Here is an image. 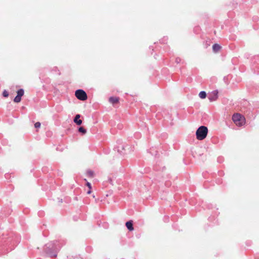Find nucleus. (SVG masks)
<instances>
[{
    "label": "nucleus",
    "mask_w": 259,
    "mask_h": 259,
    "mask_svg": "<svg viewBox=\"0 0 259 259\" xmlns=\"http://www.w3.org/2000/svg\"><path fill=\"white\" fill-rule=\"evenodd\" d=\"M199 97L201 99H205L206 97V93L204 91H201L199 94Z\"/></svg>",
    "instance_id": "obj_10"
},
{
    "label": "nucleus",
    "mask_w": 259,
    "mask_h": 259,
    "mask_svg": "<svg viewBox=\"0 0 259 259\" xmlns=\"http://www.w3.org/2000/svg\"><path fill=\"white\" fill-rule=\"evenodd\" d=\"M221 49V47L219 45L215 44L212 46L213 51L215 52L219 51Z\"/></svg>",
    "instance_id": "obj_9"
},
{
    "label": "nucleus",
    "mask_w": 259,
    "mask_h": 259,
    "mask_svg": "<svg viewBox=\"0 0 259 259\" xmlns=\"http://www.w3.org/2000/svg\"><path fill=\"white\" fill-rule=\"evenodd\" d=\"M75 95L78 99L81 101L86 100L88 98L86 93L81 89L76 90L75 93Z\"/></svg>",
    "instance_id": "obj_3"
},
{
    "label": "nucleus",
    "mask_w": 259,
    "mask_h": 259,
    "mask_svg": "<svg viewBox=\"0 0 259 259\" xmlns=\"http://www.w3.org/2000/svg\"><path fill=\"white\" fill-rule=\"evenodd\" d=\"M91 193V189H89V190L87 192V193L88 194H90Z\"/></svg>",
    "instance_id": "obj_16"
},
{
    "label": "nucleus",
    "mask_w": 259,
    "mask_h": 259,
    "mask_svg": "<svg viewBox=\"0 0 259 259\" xmlns=\"http://www.w3.org/2000/svg\"><path fill=\"white\" fill-rule=\"evenodd\" d=\"M232 120L236 125L241 126L245 123V118L240 114L236 113L232 116Z\"/></svg>",
    "instance_id": "obj_2"
},
{
    "label": "nucleus",
    "mask_w": 259,
    "mask_h": 259,
    "mask_svg": "<svg viewBox=\"0 0 259 259\" xmlns=\"http://www.w3.org/2000/svg\"><path fill=\"white\" fill-rule=\"evenodd\" d=\"M80 117V115L79 114L76 115L73 121L74 122L76 123L77 125H80L82 123V120L81 119H79V118Z\"/></svg>",
    "instance_id": "obj_6"
},
{
    "label": "nucleus",
    "mask_w": 259,
    "mask_h": 259,
    "mask_svg": "<svg viewBox=\"0 0 259 259\" xmlns=\"http://www.w3.org/2000/svg\"><path fill=\"white\" fill-rule=\"evenodd\" d=\"M87 186L89 187V188L90 189H91V188H92L91 184L90 183L88 182V183H87Z\"/></svg>",
    "instance_id": "obj_15"
},
{
    "label": "nucleus",
    "mask_w": 259,
    "mask_h": 259,
    "mask_svg": "<svg viewBox=\"0 0 259 259\" xmlns=\"http://www.w3.org/2000/svg\"><path fill=\"white\" fill-rule=\"evenodd\" d=\"M78 131L80 133H81L82 134H85L87 133V131L83 127H80L78 128Z\"/></svg>",
    "instance_id": "obj_11"
},
{
    "label": "nucleus",
    "mask_w": 259,
    "mask_h": 259,
    "mask_svg": "<svg viewBox=\"0 0 259 259\" xmlns=\"http://www.w3.org/2000/svg\"><path fill=\"white\" fill-rule=\"evenodd\" d=\"M218 98V91H213L211 92L208 96V99L210 102L214 101L217 100Z\"/></svg>",
    "instance_id": "obj_5"
},
{
    "label": "nucleus",
    "mask_w": 259,
    "mask_h": 259,
    "mask_svg": "<svg viewBox=\"0 0 259 259\" xmlns=\"http://www.w3.org/2000/svg\"><path fill=\"white\" fill-rule=\"evenodd\" d=\"M88 174L90 176H91V177H93V175H94V172L92 171H88Z\"/></svg>",
    "instance_id": "obj_14"
},
{
    "label": "nucleus",
    "mask_w": 259,
    "mask_h": 259,
    "mask_svg": "<svg viewBox=\"0 0 259 259\" xmlns=\"http://www.w3.org/2000/svg\"><path fill=\"white\" fill-rule=\"evenodd\" d=\"M208 129L207 127L205 126H201L196 131V138L198 140H202L206 137Z\"/></svg>",
    "instance_id": "obj_1"
},
{
    "label": "nucleus",
    "mask_w": 259,
    "mask_h": 259,
    "mask_svg": "<svg viewBox=\"0 0 259 259\" xmlns=\"http://www.w3.org/2000/svg\"><path fill=\"white\" fill-rule=\"evenodd\" d=\"M24 92L23 89H19L17 92V95L14 98V101L16 103H19L21 100V97L24 95Z\"/></svg>",
    "instance_id": "obj_4"
},
{
    "label": "nucleus",
    "mask_w": 259,
    "mask_h": 259,
    "mask_svg": "<svg viewBox=\"0 0 259 259\" xmlns=\"http://www.w3.org/2000/svg\"><path fill=\"white\" fill-rule=\"evenodd\" d=\"M3 95L5 97H8L9 96V93L7 91L5 90L3 93Z\"/></svg>",
    "instance_id": "obj_12"
},
{
    "label": "nucleus",
    "mask_w": 259,
    "mask_h": 259,
    "mask_svg": "<svg viewBox=\"0 0 259 259\" xmlns=\"http://www.w3.org/2000/svg\"><path fill=\"white\" fill-rule=\"evenodd\" d=\"M109 101L112 104H116L119 102V98L117 97H111L109 98Z\"/></svg>",
    "instance_id": "obj_7"
},
{
    "label": "nucleus",
    "mask_w": 259,
    "mask_h": 259,
    "mask_svg": "<svg viewBox=\"0 0 259 259\" xmlns=\"http://www.w3.org/2000/svg\"><path fill=\"white\" fill-rule=\"evenodd\" d=\"M52 257H56L57 256V255L56 254H54V255H50Z\"/></svg>",
    "instance_id": "obj_17"
},
{
    "label": "nucleus",
    "mask_w": 259,
    "mask_h": 259,
    "mask_svg": "<svg viewBox=\"0 0 259 259\" xmlns=\"http://www.w3.org/2000/svg\"><path fill=\"white\" fill-rule=\"evenodd\" d=\"M126 227L130 231H133L134 227L133 226V223L132 221H128L126 223Z\"/></svg>",
    "instance_id": "obj_8"
},
{
    "label": "nucleus",
    "mask_w": 259,
    "mask_h": 259,
    "mask_svg": "<svg viewBox=\"0 0 259 259\" xmlns=\"http://www.w3.org/2000/svg\"><path fill=\"white\" fill-rule=\"evenodd\" d=\"M34 126L35 128H38L40 126V123L39 122H37L35 123Z\"/></svg>",
    "instance_id": "obj_13"
}]
</instances>
